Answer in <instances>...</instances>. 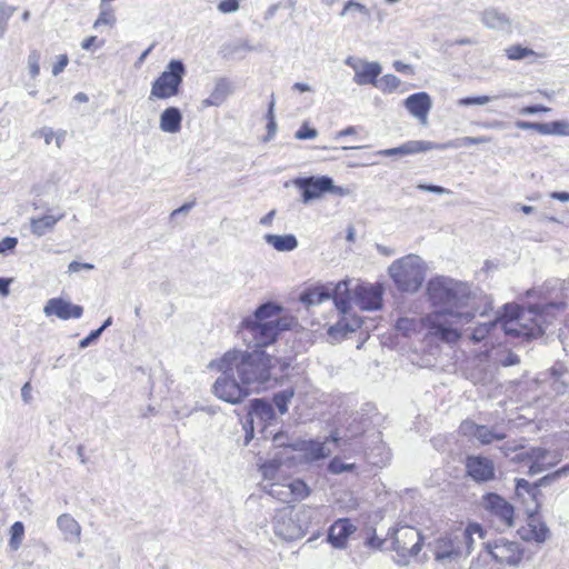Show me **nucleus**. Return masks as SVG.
Segmentation results:
<instances>
[{"label": "nucleus", "instance_id": "1", "mask_svg": "<svg viewBox=\"0 0 569 569\" xmlns=\"http://www.w3.org/2000/svg\"><path fill=\"white\" fill-rule=\"evenodd\" d=\"M427 293L436 310L425 318H400L396 329L406 336L423 326L428 336L443 342H456L460 338L458 327L471 322L477 315L483 317L492 310V301L482 292L472 290L461 281L446 277L431 279Z\"/></svg>", "mask_w": 569, "mask_h": 569}, {"label": "nucleus", "instance_id": "2", "mask_svg": "<svg viewBox=\"0 0 569 569\" xmlns=\"http://www.w3.org/2000/svg\"><path fill=\"white\" fill-rule=\"evenodd\" d=\"M562 305L550 303L546 306H530L522 309L517 305L506 303L502 311H498L493 320L479 323L471 331L470 339L481 342L500 325L507 336L535 339L541 337L546 328L555 318V310L562 309Z\"/></svg>", "mask_w": 569, "mask_h": 569}, {"label": "nucleus", "instance_id": "3", "mask_svg": "<svg viewBox=\"0 0 569 569\" xmlns=\"http://www.w3.org/2000/svg\"><path fill=\"white\" fill-rule=\"evenodd\" d=\"M280 308L271 302L261 305L243 318L238 335L248 348L262 349L273 343L281 331L289 329V321L279 317Z\"/></svg>", "mask_w": 569, "mask_h": 569}, {"label": "nucleus", "instance_id": "4", "mask_svg": "<svg viewBox=\"0 0 569 569\" xmlns=\"http://www.w3.org/2000/svg\"><path fill=\"white\" fill-rule=\"evenodd\" d=\"M223 362L232 368L237 378L249 388L259 389L271 379L276 359L262 349L252 351L232 349L223 356Z\"/></svg>", "mask_w": 569, "mask_h": 569}, {"label": "nucleus", "instance_id": "5", "mask_svg": "<svg viewBox=\"0 0 569 569\" xmlns=\"http://www.w3.org/2000/svg\"><path fill=\"white\" fill-rule=\"evenodd\" d=\"M475 535L479 539L483 537L482 528L478 523H470L466 528H458L439 539L435 548L436 560L447 563L462 556L470 555L473 549Z\"/></svg>", "mask_w": 569, "mask_h": 569}, {"label": "nucleus", "instance_id": "6", "mask_svg": "<svg viewBox=\"0 0 569 569\" xmlns=\"http://www.w3.org/2000/svg\"><path fill=\"white\" fill-rule=\"evenodd\" d=\"M388 272L397 288L403 292H417L425 281L423 261L417 254H407L393 261Z\"/></svg>", "mask_w": 569, "mask_h": 569}, {"label": "nucleus", "instance_id": "7", "mask_svg": "<svg viewBox=\"0 0 569 569\" xmlns=\"http://www.w3.org/2000/svg\"><path fill=\"white\" fill-rule=\"evenodd\" d=\"M217 368L221 375L213 383V395L231 405L242 402L250 395L249 388L237 378V373L223 362L222 357L218 360Z\"/></svg>", "mask_w": 569, "mask_h": 569}, {"label": "nucleus", "instance_id": "8", "mask_svg": "<svg viewBox=\"0 0 569 569\" xmlns=\"http://www.w3.org/2000/svg\"><path fill=\"white\" fill-rule=\"evenodd\" d=\"M310 516L306 511L295 512L290 508H283L273 517V532L279 538L291 541L302 538L309 526Z\"/></svg>", "mask_w": 569, "mask_h": 569}, {"label": "nucleus", "instance_id": "9", "mask_svg": "<svg viewBox=\"0 0 569 569\" xmlns=\"http://www.w3.org/2000/svg\"><path fill=\"white\" fill-rule=\"evenodd\" d=\"M186 76V67L181 60L172 59L166 69L153 81L150 97L168 99L179 93L180 86Z\"/></svg>", "mask_w": 569, "mask_h": 569}, {"label": "nucleus", "instance_id": "10", "mask_svg": "<svg viewBox=\"0 0 569 569\" xmlns=\"http://www.w3.org/2000/svg\"><path fill=\"white\" fill-rule=\"evenodd\" d=\"M480 505L497 529L505 530L515 526L513 506L498 493L483 495Z\"/></svg>", "mask_w": 569, "mask_h": 569}, {"label": "nucleus", "instance_id": "11", "mask_svg": "<svg viewBox=\"0 0 569 569\" xmlns=\"http://www.w3.org/2000/svg\"><path fill=\"white\" fill-rule=\"evenodd\" d=\"M393 550L402 558L401 565H408V558L417 556L422 548L420 531L413 527L403 526L392 532Z\"/></svg>", "mask_w": 569, "mask_h": 569}, {"label": "nucleus", "instance_id": "12", "mask_svg": "<svg viewBox=\"0 0 569 569\" xmlns=\"http://www.w3.org/2000/svg\"><path fill=\"white\" fill-rule=\"evenodd\" d=\"M486 552L501 566L517 567L522 560L525 549L518 541L499 538L486 543Z\"/></svg>", "mask_w": 569, "mask_h": 569}, {"label": "nucleus", "instance_id": "13", "mask_svg": "<svg viewBox=\"0 0 569 569\" xmlns=\"http://www.w3.org/2000/svg\"><path fill=\"white\" fill-rule=\"evenodd\" d=\"M293 184L302 191L305 203L320 198L326 192L343 194L342 188L335 186L333 180L327 176L297 178Z\"/></svg>", "mask_w": 569, "mask_h": 569}, {"label": "nucleus", "instance_id": "14", "mask_svg": "<svg viewBox=\"0 0 569 569\" xmlns=\"http://www.w3.org/2000/svg\"><path fill=\"white\" fill-rule=\"evenodd\" d=\"M342 440H345V437L339 436L338 432H332L325 441L295 439L292 448L296 451L303 452L308 461H318L330 456L329 441L339 443Z\"/></svg>", "mask_w": 569, "mask_h": 569}, {"label": "nucleus", "instance_id": "15", "mask_svg": "<svg viewBox=\"0 0 569 569\" xmlns=\"http://www.w3.org/2000/svg\"><path fill=\"white\" fill-rule=\"evenodd\" d=\"M382 295L380 284L357 283L352 289V302L362 310H379L382 307Z\"/></svg>", "mask_w": 569, "mask_h": 569}, {"label": "nucleus", "instance_id": "16", "mask_svg": "<svg viewBox=\"0 0 569 569\" xmlns=\"http://www.w3.org/2000/svg\"><path fill=\"white\" fill-rule=\"evenodd\" d=\"M466 472L477 483H486L496 479L493 461L485 456H468L466 458Z\"/></svg>", "mask_w": 569, "mask_h": 569}, {"label": "nucleus", "instance_id": "17", "mask_svg": "<svg viewBox=\"0 0 569 569\" xmlns=\"http://www.w3.org/2000/svg\"><path fill=\"white\" fill-rule=\"evenodd\" d=\"M530 466L528 473L530 476L546 471L562 460L560 450H548L542 447H531L529 452Z\"/></svg>", "mask_w": 569, "mask_h": 569}, {"label": "nucleus", "instance_id": "18", "mask_svg": "<svg viewBox=\"0 0 569 569\" xmlns=\"http://www.w3.org/2000/svg\"><path fill=\"white\" fill-rule=\"evenodd\" d=\"M460 432L466 437L477 439L481 445H490L493 441H500L506 438V435L496 428L477 425L471 420L462 421Z\"/></svg>", "mask_w": 569, "mask_h": 569}, {"label": "nucleus", "instance_id": "19", "mask_svg": "<svg viewBox=\"0 0 569 569\" xmlns=\"http://www.w3.org/2000/svg\"><path fill=\"white\" fill-rule=\"evenodd\" d=\"M43 312L47 317L56 316L61 320H69L79 319L83 313V308L62 298H52L47 301Z\"/></svg>", "mask_w": 569, "mask_h": 569}, {"label": "nucleus", "instance_id": "20", "mask_svg": "<svg viewBox=\"0 0 569 569\" xmlns=\"http://www.w3.org/2000/svg\"><path fill=\"white\" fill-rule=\"evenodd\" d=\"M296 463L293 456L273 452L271 459L260 465V471L264 480L273 482L283 478L282 467H292Z\"/></svg>", "mask_w": 569, "mask_h": 569}, {"label": "nucleus", "instance_id": "21", "mask_svg": "<svg viewBox=\"0 0 569 569\" xmlns=\"http://www.w3.org/2000/svg\"><path fill=\"white\" fill-rule=\"evenodd\" d=\"M435 147L436 142L425 140H410L396 148L381 149L377 151V154L382 157H405L435 150Z\"/></svg>", "mask_w": 569, "mask_h": 569}, {"label": "nucleus", "instance_id": "22", "mask_svg": "<svg viewBox=\"0 0 569 569\" xmlns=\"http://www.w3.org/2000/svg\"><path fill=\"white\" fill-rule=\"evenodd\" d=\"M403 103L412 117L417 118L422 124L427 123L428 113L432 107L431 98L427 92L413 93Z\"/></svg>", "mask_w": 569, "mask_h": 569}, {"label": "nucleus", "instance_id": "23", "mask_svg": "<svg viewBox=\"0 0 569 569\" xmlns=\"http://www.w3.org/2000/svg\"><path fill=\"white\" fill-rule=\"evenodd\" d=\"M332 295V282H328L326 284H316L306 288L299 297V300L306 307H315L319 306L325 301L331 299Z\"/></svg>", "mask_w": 569, "mask_h": 569}, {"label": "nucleus", "instance_id": "24", "mask_svg": "<svg viewBox=\"0 0 569 569\" xmlns=\"http://www.w3.org/2000/svg\"><path fill=\"white\" fill-rule=\"evenodd\" d=\"M351 280H341L338 283H332L331 299L335 302L336 308L342 315H347L351 309L352 302V289L350 287Z\"/></svg>", "mask_w": 569, "mask_h": 569}, {"label": "nucleus", "instance_id": "25", "mask_svg": "<svg viewBox=\"0 0 569 569\" xmlns=\"http://www.w3.org/2000/svg\"><path fill=\"white\" fill-rule=\"evenodd\" d=\"M355 529V526L349 519H339L329 529L328 542H330L335 548H345L348 538Z\"/></svg>", "mask_w": 569, "mask_h": 569}, {"label": "nucleus", "instance_id": "26", "mask_svg": "<svg viewBox=\"0 0 569 569\" xmlns=\"http://www.w3.org/2000/svg\"><path fill=\"white\" fill-rule=\"evenodd\" d=\"M64 217V213L61 212L57 216L53 214H44L39 218L30 219V230L32 234L36 237H43L44 234L52 232L58 221H60Z\"/></svg>", "mask_w": 569, "mask_h": 569}, {"label": "nucleus", "instance_id": "27", "mask_svg": "<svg viewBox=\"0 0 569 569\" xmlns=\"http://www.w3.org/2000/svg\"><path fill=\"white\" fill-rule=\"evenodd\" d=\"M57 526L69 542L78 543L81 537V527L78 521L69 513H62L57 519Z\"/></svg>", "mask_w": 569, "mask_h": 569}, {"label": "nucleus", "instance_id": "28", "mask_svg": "<svg viewBox=\"0 0 569 569\" xmlns=\"http://www.w3.org/2000/svg\"><path fill=\"white\" fill-rule=\"evenodd\" d=\"M182 114L176 107H169L160 114L159 127L163 132L177 133L181 129Z\"/></svg>", "mask_w": 569, "mask_h": 569}, {"label": "nucleus", "instance_id": "29", "mask_svg": "<svg viewBox=\"0 0 569 569\" xmlns=\"http://www.w3.org/2000/svg\"><path fill=\"white\" fill-rule=\"evenodd\" d=\"M381 73L378 62H362L355 73L353 81L358 86L376 84L377 77Z\"/></svg>", "mask_w": 569, "mask_h": 569}, {"label": "nucleus", "instance_id": "30", "mask_svg": "<svg viewBox=\"0 0 569 569\" xmlns=\"http://www.w3.org/2000/svg\"><path fill=\"white\" fill-rule=\"evenodd\" d=\"M481 21L489 29L505 31L510 28V20L507 14L495 8L483 10Z\"/></svg>", "mask_w": 569, "mask_h": 569}, {"label": "nucleus", "instance_id": "31", "mask_svg": "<svg viewBox=\"0 0 569 569\" xmlns=\"http://www.w3.org/2000/svg\"><path fill=\"white\" fill-rule=\"evenodd\" d=\"M549 528L546 523L540 522L536 518H531L527 528L522 529V538L525 540H533L538 543L545 542L549 538Z\"/></svg>", "mask_w": 569, "mask_h": 569}, {"label": "nucleus", "instance_id": "32", "mask_svg": "<svg viewBox=\"0 0 569 569\" xmlns=\"http://www.w3.org/2000/svg\"><path fill=\"white\" fill-rule=\"evenodd\" d=\"M264 241L279 252H289L298 247V240L293 234H271L263 236Z\"/></svg>", "mask_w": 569, "mask_h": 569}, {"label": "nucleus", "instance_id": "33", "mask_svg": "<svg viewBox=\"0 0 569 569\" xmlns=\"http://www.w3.org/2000/svg\"><path fill=\"white\" fill-rule=\"evenodd\" d=\"M248 416L251 423L256 418L269 422L274 419V410L272 405L264 399H254L251 401Z\"/></svg>", "mask_w": 569, "mask_h": 569}, {"label": "nucleus", "instance_id": "34", "mask_svg": "<svg viewBox=\"0 0 569 569\" xmlns=\"http://www.w3.org/2000/svg\"><path fill=\"white\" fill-rule=\"evenodd\" d=\"M230 83L226 79H218L210 96L202 101L203 107H218L230 94Z\"/></svg>", "mask_w": 569, "mask_h": 569}, {"label": "nucleus", "instance_id": "35", "mask_svg": "<svg viewBox=\"0 0 569 569\" xmlns=\"http://www.w3.org/2000/svg\"><path fill=\"white\" fill-rule=\"evenodd\" d=\"M550 385L557 395H563L569 386V371L558 365L550 369Z\"/></svg>", "mask_w": 569, "mask_h": 569}, {"label": "nucleus", "instance_id": "36", "mask_svg": "<svg viewBox=\"0 0 569 569\" xmlns=\"http://www.w3.org/2000/svg\"><path fill=\"white\" fill-rule=\"evenodd\" d=\"M491 141V138L481 136V137H462L455 140H449L445 143H436L435 150H446V149H458L461 147H469L473 144H482Z\"/></svg>", "mask_w": 569, "mask_h": 569}, {"label": "nucleus", "instance_id": "37", "mask_svg": "<svg viewBox=\"0 0 569 569\" xmlns=\"http://www.w3.org/2000/svg\"><path fill=\"white\" fill-rule=\"evenodd\" d=\"M263 490L266 493H268L269 496H271L274 499H278L281 502H286V503L291 502V498H290L291 493L289 492V482H280V480L269 482L263 486Z\"/></svg>", "mask_w": 569, "mask_h": 569}, {"label": "nucleus", "instance_id": "38", "mask_svg": "<svg viewBox=\"0 0 569 569\" xmlns=\"http://www.w3.org/2000/svg\"><path fill=\"white\" fill-rule=\"evenodd\" d=\"M272 443H273L274 449H277L276 452H281L283 455V457L292 456V452L295 451L292 448L295 440H292L284 432L276 433L272 438Z\"/></svg>", "mask_w": 569, "mask_h": 569}, {"label": "nucleus", "instance_id": "39", "mask_svg": "<svg viewBox=\"0 0 569 569\" xmlns=\"http://www.w3.org/2000/svg\"><path fill=\"white\" fill-rule=\"evenodd\" d=\"M289 492L291 502L301 501L310 493V489L301 479H295L289 482Z\"/></svg>", "mask_w": 569, "mask_h": 569}, {"label": "nucleus", "instance_id": "40", "mask_svg": "<svg viewBox=\"0 0 569 569\" xmlns=\"http://www.w3.org/2000/svg\"><path fill=\"white\" fill-rule=\"evenodd\" d=\"M295 396V391L291 388L281 390L273 395L272 402L281 415L288 411V405Z\"/></svg>", "mask_w": 569, "mask_h": 569}, {"label": "nucleus", "instance_id": "41", "mask_svg": "<svg viewBox=\"0 0 569 569\" xmlns=\"http://www.w3.org/2000/svg\"><path fill=\"white\" fill-rule=\"evenodd\" d=\"M505 54L510 60H523L528 57L537 56L530 48L522 47L521 44H513L505 49Z\"/></svg>", "mask_w": 569, "mask_h": 569}, {"label": "nucleus", "instance_id": "42", "mask_svg": "<svg viewBox=\"0 0 569 569\" xmlns=\"http://www.w3.org/2000/svg\"><path fill=\"white\" fill-rule=\"evenodd\" d=\"M568 476H569V467H567V465H565L561 468H559L558 470L550 472V473L543 476L542 478H540L535 483V488L548 487L551 483H553L555 481H557L563 477H568Z\"/></svg>", "mask_w": 569, "mask_h": 569}, {"label": "nucleus", "instance_id": "43", "mask_svg": "<svg viewBox=\"0 0 569 569\" xmlns=\"http://www.w3.org/2000/svg\"><path fill=\"white\" fill-rule=\"evenodd\" d=\"M24 535V526L21 521H16L10 528L9 547L11 550L17 551L22 542Z\"/></svg>", "mask_w": 569, "mask_h": 569}, {"label": "nucleus", "instance_id": "44", "mask_svg": "<svg viewBox=\"0 0 569 569\" xmlns=\"http://www.w3.org/2000/svg\"><path fill=\"white\" fill-rule=\"evenodd\" d=\"M546 124V130L543 134H553V136H566L569 137V122L563 120L552 121Z\"/></svg>", "mask_w": 569, "mask_h": 569}, {"label": "nucleus", "instance_id": "45", "mask_svg": "<svg viewBox=\"0 0 569 569\" xmlns=\"http://www.w3.org/2000/svg\"><path fill=\"white\" fill-rule=\"evenodd\" d=\"M40 59L41 53L39 50H31L28 56V70L32 79H36L40 73Z\"/></svg>", "mask_w": 569, "mask_h": 569}, {"label": "nucleus", "instance_id": "46", "mask_svg": "<svg viewBox=\"0 0 569 569\" xmlns=\"http://www.w3.org/2000/svg\"><path fill=\"white\" fill-rule=\"evenodd\" d=\"M267 118H268V124H267L268 133H267V137L264 138V141L272 139L277 132V123L274 120V101L273 100L269 104Z\"/></svg>", "mask_w": 569, "mask_h": 569}, {"label": "nucleus", "instance_id": "47", "mask_svg": "<svg viewBox=\"0 0 569 569\" xmlns=\"http://www.w3.org/2000/svg\"><path fill=\"white\" fill-rule=\"evenodd\" d=\"M116 22V17L111 10H102L93 23L97 29L100 26H112Z\"/></svg>", "mask_w": 569, "mask_h": 569}, {"label": "nucleus", "instance_id": "48", "mask_svg": "<svg viewBox=\"0 0 569 569\" xmlns=\"http://www.w3.org/2000/svg\"><path fill=\"white\" fill-rule=\"evenodd\" d=\"M348 333L349 332L347 331V329L342 325L341 319L336 325L331 326L328 329V336L332 340H337V341L343 339Z\"/></svg>", "mask_w": 569, "mask_h": 569}, {"label": "nucleus", "instance_id": "49", "mask_svg": "<svg viewBox=\"0 0 569 569\" xmlns=\"http://www.w3.org/2000/svg\"><path fill=\"white\" fill-rule=\"evenodd\" d=\"M492 100L489 96H479V97H466L458 101L459 106L468 107V106H483Z\"/></svg>", "mask_w": 569, "mask_h": 569}, {"label": "nucleus", "instance_id": "50", "mask_svg": "<svg viewBox=\"0 0 569 569\" xmlns=\"http://www.w3.org/2000/svg\"><path fill=\"white\" fill-rule=\"evenodd\" d=\"M348 315L349 312L347 315H343V317L341 318L342 325L345 326L348 332H355L361 327L362 321L359 317H349Z\"/></svg>", "mask_w": 569, "mask_h": 569}, {"label": "nucleus", "instance_id": "51", "mask_svg": "<svg viewBox=\"0 0 569 569\" xmlns=\"http://www.w3.org/2000/svg\"><path fill=\"white\" fill-rule=\"evenodd\" d=\"M350 10H355V11H358L362 14H366L368 16L369 14V10L367 9L366 6H363L362 3H359V2H356L353 0H349L342 11L340 12V17H345Z\"/></svg>", "mask_w": 569, "mask_h": 569}, {"label": "nucleus", "instance_id": "52", "mask_svg": "<svg viewBox=\"0 0 569 569\" xmlns=\"http://www.w3.org/2000/svg\"><path fill=\"white\" fill-rule=\"evenodd\" d=\"M516 127L519 129H523V130H529V129L536 130L540 134H543L545 132H547L546 124L540 123V122H529V121L519 120L516 122Z\"/></svg>", "mask_w": 569, "mask_h": 569}, {"label": "nucleus", "instance_id": "53", "mask_svg": "<svg viewBox=\"0 0 569 569\" xmlns=\"http://www.w3.org/2000/svg\"><path fill=\"white\" fill-rule=\"evenodd\" d=\"M318 136V131L315 128H310L307 124H302L295 133V138L298 140L315 139Z\"/></svg>", "mask_w": 569, "mask_h": 569}, {"label": "nucleus", "instance_id": "54", "mask_svg": "<svg viewBox=\"0 0 569 569\" xmlns=\"http://www.w3.org/2000/svg\"><path fill=\"white\" fill-rule=\"evenodd\" d=\"M400 79L395 74H386L380 80V87L386 90H395L399 87Z\"/></svg>", "mask_w": 569, "mask_h": 569}, {"label": "nucleus", "instance_id": "55", "mask_svg": "<svg viewBox=\"0 0 569 569\" xmlns=\"http://www.w3.org/2000/svg\"><path fill=\"white\" fill-rule=\"evenodd\" d=\"M239 0H221L218 4V10L222 13H232L238 11Z\"/></svg>", "mask_w": 569, "mask_h": 569}, {"label": "nucleus", "instance_id": "56", "mask_svg": "<svg viewBox=\"0 0 569 569\" xmlns=\"http://www.w3.org/2000/svg\"><path fill=\"white\" fill-rule=\"evenodd\" d=\"M417 188L422 191L432 192L437 194H450L451 190L436 184L418 183Z\"/></svg>", "mask_w": 569, "mask_h": 569}, {"label": "nucleus", "instance_id": "57", "mask_svg": "<svg viewBox=\"0 0 569 569\" xmlns=\"http://www.w3.org/2000/svg\"><path fill=\"white\" fill-rule=\"evenodd\" d=\"M352 467V465L343 463L341 460L337 458L332 459L329 463V470L335 475L351 470Z\"/></svg>", "mask_w": 569, "mask_h": 569}, {"label": "nucleus", "instance_id": "58", "mask_svg": "<svg viewBox=\"0 0 569 569\" xmlns=\"http://www.w3.org/2000/svg\"><path fill=\"white\" fill-rule=\"evenodd\" d=\"M502 367H511L518 365L520 359L518 355L512 351H506L505 355L498 360Z\"/></svg>", "mask_w": 569, "mask_h": 569}, {"label": "nucleus", "instance_id": "59", "mask_svg": "<svg viewBox=\"0 0 569 569\" xmlns=\"http://www.w3.org/2000/svg\"><path fill=\"white\" fill-rule=\"evenodd\" d=\"M18 244V239L16 237H6L0 240V253H6L7 251L13 250Z\"/></svg>", "mask_w": 569, "mask_h": 569}, {"label": "nucleus", "instance_id": "60", "mask_svg": "<svg viewBox=\"0 0 569 569\" xmlns=\"http://www.w3.org/2000/svg\"><path fill=\"white\" fill-rule=\"evenodd\" d=\"M54 131L50 127H42L37 132L33 133V137H42L44 139L46 144H50L52 139L54 138Z\"/></svg>", "mask_w": 569, "mask_h": 569}, {"label": "nucleus", "instance_id": "61", "mask_svg": "<svg viewBox=\"0 0 569 569\" xmlns=\"http://www.w3.org/2000/svg\"><path fill=\"white\" fill-rule=\"evenodd\" d=\"M94 266L91 263L72 261L68 266V272L77 273L81 270H92Z\"/></svg>", "mask_w": 569, "mask_h": 569}, {"label": "nucleus", "instance_id": "62", "mask_svg": "<svg viewBox=\"0 0 569 569\" xmlns=\"http://www.w3.org/2000/svg\"><path fill=\"white\" fill-rule=\"evenodd\" d=\"M100 336H101V330L91 331L86 338L80 340L79 347L81 349L89 347L91 343H93L96 340H98L100 338Z\"/></svg>", "mask_w": 569, "mask_h": 569}, {"label": "nucleus", "instance_id": "63", "mask_svg": "<svg viewBox=\"0 0 569 569\" xmlns=\"http://www.w3.org/2000/svg\"><path fill=\"white\" fill-rule=\"evenodd\" d=\"M550 108L542 106V104H535V106H528L520 110V114L528 116V114H535L539 112H549Z\"/></svg>", "mask_w": 569, "mask_h": 569}, {"label": "nucleus", "instance_id": "64", "mask_svg": "<svg viewBox=\"0 0 569 569\" xmlns=\"http://www.w3.org/2000/svg\"><path fill=\"white\" fill-rule=\"evenodd\" d=\"M68 62H69V59H68L67 54H60L58 57V61L52 67V74L58 76L59 73H61L64 70V68L67 67Z\"/></svg>", "mask_w": 569, "mask_h": 569}]
</instances>
